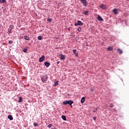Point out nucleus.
<instances>
[{"mask_svg":"<svg viewBox=\"0 0 129 129\" xmlns=\"http://www.w3.org/2000/svg\"><path fill=\"white\" fill-rule=\"evenodd\" d=\"M74 102L73 100L66 101L63 102V105H66L67 104H69V105H71V104H73Z\"/></svg>","mask_w":129,"mask_h":129,"instance_id":"f257e3e1","label":"nucleus"},{"mask_svg":"<svg viewBox=\"0 0 129 129\" xmlns=\"http://www.w3.org/2000/svg\"><path fill=\"white\" fill-rule=\"evenodd\" d=\"M41 80L43 83L45 82V81H47L48 80V76L47 75H43L41 77Z\"/></svg>","mask_w":129,"mask_h":129,"instance_id":"f03ea898","label":"nucleus"},{"mask_svg":"<svg viewBox=\"0 0 129 129\" xmlns=\"http://www.w3.org/2000/svg\"><path fill=\"white\" fill-rule=\"evenodd\" d=\"M14 25H11L8 29V34H11L12 33V30L14 29Z\"/></svg>","mask_w":129,"mask_h":129,"instance_id":"7ed1b4c3","label":"nucleus"},{"mask_svg":"<svg viewBox=\"0 0 129 129\" xmlns=\"http://www.w3.org/2000/svg\"><path fill=\"white\" fill-rule=\"evenodd\" d=\"M81 3H82L84 7H86L87 6V3L86 0H80Z\"/></svg>","mask_w":129,"mask_h":129,"instance_id":"20e7f679","label":"nucleus"},{"mask_svg":"<svg viewBox=\"0 0 129 129\" xmlns=\"http://www.w3.org/2000/svg\"><path fill=\"white\" fill-rule=\"evenodd\" d=\"M45 60V56L42 55V57L39 58V62H43Z\"/></svg>","mask_w":129,"mask_h":129,"instance_id":"39448f33","label":"nucleus"},{"mask_svg":"<svg viewBox=\"0 0 129 129\" xmlns=\"http://www.w3.org/2000/svg\"><path fill=\"white\" fill-rule=\"evenodd\" d=\"M100 8L101 9H102L103 10H105V9H106V7L105 6V5H103V4L100 5Z\"/></svg>","mask_w":129,"mask_h":129,"instance_id":"423d86ee","label":"nucleus"},{"mask_svg":"<svg viewBox=\"0 0 129 129\" xmlns=\"http://www.w3.org/2000/svg\"><path fill=\"white\" fill-rule=\"evenodd\" d=\"M44 65L47 68L50 66V62L46 61L44 62Z\"/></svg>","mask_w":129,"mask_h":129,"instance_id":"0eeeda50","label":"nucleus"},{"mask_svg":"<svg viewBox=\"0 0 129 129\" xmlns=\"http://www.w3.org/2000/svg\"><path fill=\"white\" fill-rule=\"evenodd\" d=\"M8 117L10 120H13L14 119V118L13 117V116L12 115H8Z\"/></svg>","mask_w":129,"mask_h":129,"instance_id":"6e6552de","label":"nucleus"},{"mask_svg":"<svg viewBox=\"0 0 129 129\" xmlns=\"http://www.w3.org/2000/svg\"><path fill=\"white\" fill-rule=\"evenodd\" d=\"M78 25L79 26H82V25H83V23H82V22H81V21L78 20Z\"/></svg>","mask_w":129,"mask_h":129,"instance_id":"1a4fd4ad","label":"nucleus"},{"mask_svg":"<svg viewBox=\"0 0 129 129\" xmlns=\"http://www.w3.org/2000/svg\"><path fill=\"white\" fill-rule=\"evenodd\" d=\"M117 51L119 52V54H122V50L120 49V48H118Z\"/></svg>","mask_w":129,"mask_h":129,"instance_id":"9d476101","label":"nucleus"},{"mask_svg":"<svg viewBox=\"0 0 129 129\" xmlns=\"http://www.w3.org/2000/svg\"><path fill=\"white\" fill-rule=\"evenodd\" d=\"M85 101V97H82L81 100V103H84Z\"/></svg>","mask_w":129,"mask_h":129,"instance_id":"9b49d317","label":"nucleus"},{"mask_svg":"<svg viewBox=\"0 0 129 129\" xmlns=\"http://www.w3.org/2000/svg\"><path fill=\"white\" fill-rule=\"evenodd\" d=\"M60 56H61L60 57L61 60H65V55L63 54H61Z\"/></svg>","mask_w":129,"mask_h":129,"instance_id":"f8f14e48","label":"nucleus"},{"mask_svg":"<svg viewBox=\"0 0 129 129\" xmlns=\"http://www.w3.org/2000/svg\"><path fill=\"white\" fill-rule=\"evenodd\" d=\"M107 50L108 51H112V50H113V49L112 48V47L110 46V47H108V48H107Z\"/></svg>","mask_w":129,"mask_h":129,"instance_id":"ddd939ff","label":"nucleus"},{"mask_svg":"<svg viewBox=\"0 0 129 129\" xmlns=\"http://www.w3.org/2000/svg\"><path fill=\"white\" fill-rule=\"evenodd\" d=\"M98 21H103V19L100 17V16H98L97 18Z\"/></svg>","mask_w":129,"mask_h":129,"instance_id":"4468645a","label":"nucleus"},{"mask_svg":"<svg viewBox=\"0 0 129 129\" xmlns=\"http://www.w3.org/2000/svg\"><path fill=\"white\" fill-rule=\"evenodd\" d=\"M25 40H27V41H29L30 40V37H28V36H24V37Z\"/></svg>","mask_w":129,"mask_h":129,"instance_id":"2eb2a0df","label":"nucleus"},{"mask_svg":"<svg viewBox=\"0 0 129 129\" xmlns=\"http://www.w3.org/2000/svg\"><path fill=\"white\" fill-rule=\"evenodd\" d=\"M113 12L115 14V15H117V10L115 9H114L113 10Z\"/></svg>","mask_w":129,"mask_h":129,"instance_id":"dca6fc26","label":"nucleus"},{"mask_svg":"<svg viewBox=\"0 0 129 129\" xmlns=\"http://www.w3.org/2000/svg\"><path fill=\"white\" fill-rule=\"evenodd\" d=\"M61 118L63 120H67L66 119V116L65 115H62L61 116Z\"/></svg>","mask_w":129,"mask_h":129,"instance_id":"f3484780","label":"nucleus"},{"mask_svg":"<svg viewBox=\"0 0 129 129\" xmlns=\"http://www.w3.org/2000/svg\"><path fill=\"white\" fill-rule=\"evenodd\" d=\"M22 101H23V99L22 98V97H19V100L18 102H22Z\"/></svg>","mask_w":129,"mask_h":129,"instance_id":"a211bd4d","label":"nucleus"},{"mask_svg":"<svg viewBox=\"0 0 129 129\" xmlns=\"http://www.w3.org/2000/svg\"><path fill=\"white\" fill-rule=\"evenodd\" d=\"M33 124H34V126H38V125H39L38 124V123H37L36 122H34Z\"/></svg>","mask_w":129,"mask_h":129,"instance_id":"6ab92c4d","label":"nucleus"},{"mask_svg":"<svg viewBox=\"0 0 129 129\" xmlns=\"http://www.w3.org/2000/svg\"><path fill=\"white\" fill-rule=\"evenodd\" d=\"M82 29L81 28V27H79L78 29V32H81Z\"/></svg>","mask_w":129,"mask_h":129,"instance_id":"aec40b11","label":"nucleus"},{"mask_svg":"<svg viewBox=\"0 0 129 129\" xmlns=\"http://www.w3.org/2000/svg\"><path fill=\"white\" fill-rule=\"evenodd\" d=\"M109 107H111V108H112V107H113V104H112V103L110 104Z\"/></svg>","mask_w":129,"mask_h":129,"instance_id":"412c9836","label":"nucleus"},{"mask_svg":"<svg viewBox=\"0 0 129 129\" xmlns=\"http://www.w3.org/2000/svg\"><path fill=\"white\" fill-rule=\"evenodd\" d=\"M28 51V49L24 48L23 49V52H24V53H27V51Z\"/></svg>","mask_w":129,"mask_h":129,"instance_id":"4be33fe9","label":"nucleus"},{"mask_svg":"<svg viewBox=\"0 0 129 129\" xmlns=\"http://www.w3.org/2000/svg\"><path fill=\"white\" fill-rule=\"evenodd\" d=\"M1 3H2V4H5V3H7V1L6 0H2L1 1Z\"/></svg>","mask_w":129,"mask_h":129,"instance_id":"5701e85b","label":"nucleus"},{"mask_svg":"<svg viewBox=\"0 0 129 129\" xmlns=\"http://www.w3.org/2000/svg\"><path fill=\"white\" fill-rule=\"evenodd\" d=\"M84 14L86 16L88 14V11H84Z\"/></svg>","mask_w":129,"mask_h":129,"instance_id":"b1692460","label":"nucleus"},{"mask_svg":"<svg viewBox=\"0 0 129 129\" xmlns=\"http://www.w3.org/2000/svg\"><path fill=\"white\" fill-rule=\"evenodd\" d=\"M76 51H77V50H76V49L73 50V52L74 54H76Z\"/></svg>","mask_w":129,"mask_h":129,"instance_id":"393cba45","label":"nucleus"},{"mask_svg":"<svg viewBox=\"0 0 129 129\" xmlns=\"http://www.w3.org/2000/svg\"><path fill=\"white\" fill-rule=\"evenodd\" d=\"M51 21H52V19H51V18H47V21L48 22H51Z\"/></svg>","mask_w":129,"mask_h":129,"instance_id":"a878e982","label":"nucleus"},{"mask_svg":"<svg viewBox=\"0 0 129 129\" xmlns=\"http://www.w3.org/2000/svg\"><path fill=\"white\" fill-rule=\"evenodd\" d=\"M58 85V81H56L54 83V86H57Z\"/></svg>","mask_w":129,"mask_h":129,"instance_id":"bb28decb","label":"nucleus"},{"mask_svg":"<svg viewBox=\"0 0 129 129\" xmlns=\"http://www.w3.org/2000/svg\"><path fill=\"white\" fill-rule=\"evenodd\" d=\"M38 39L39 40H42V36H38Z\"/></svg>","mask_w":129,"mask_h":129,"instance_id":"cd10ccee","label":"nucleus"},{"mask_svg":"<svg viewBox=\"0 0 129 129\" xmlns=\"http://www.w3.org/2000/svg\"><path fill=\"white\" fill-rule=\"evenodd\" d=\"M9 43L10 44H13V41H12V40H9Z\"/></svg>","mask_w":129,"mask_h":129,"instance_id":"c85d7f7f","label":"nucleus"},{"mask_svg":"<svg viewBox=\"0 0 129 129\" xmlns=\"http://www.w3.org/2000/svg\"><path fill=\"white\" fill-rule=\"evenodd\" d=\"M48 127H52V124H49L48 125Z\"/></svg>","mask_w":129,"mask_h":129,"instance_id":"c756f323","label":"nucleus"},{"mask_svg":"<svg viewBox=\"0 0 129 129\" xmlns=\"http://www.w3.org/2000/svg\"><path fill=\"white\" fill-rule=\"evenodd\" d=\"M93 111H94V112H96V111H97V109H94L93 110Z\"/></svg>","mask_w":129,"mask_h":129,"instance_id":"7c9ffc66","label":"nucleus"},{"mask_svg":"<svg viewBox=\"0 0 129 129\" xmlns=\"http://www.w3.org/2000/svg\"><path fill=\"white\" fill-rule=\"evenodd\" d=\"M75 26H79L78 25V22H77V23H75Z\"/></svg>","mask_w":129,"mask_h":129,"instance_id":"2f4dec72","label":"nucleus"},{"mask_svg":"<svg viewBox=\"0 0 129 129\" xmlns=\"http://www.w3.org/2000/svg\"><path fill=\"white\" fill-rule=\"evenodd\" d=\"M94 120H96V117H93Z\"/></svg>","mask_w":129,"mask_h":129,"instance_id":"473e14b6","label":"nucleus"},{"mask_svg":"<svg viewBox=\"0 0 129 129\" xmlns=\"http://www.w3.org/2000/svg\"><path fill=\"white\" fill-rule=\"evenodd\" d=\"M75 55L76 56V57H78V53H75Z\"/></svg>","mask_w":129,"mask_h":129,"instance_id":"72a5a7b5","label":"nucleus"},{"mask_svg":"<svg viewBox=\"0 0 129 129\" xmlns=\"http://www.w3.org/2000/svg\"><path fill=\"white\" fill-rule=\"evenodd\" d=\"M60 63V61H57L56 64H59Z\"/></svg>","mask_w":129,"mask_h":129,"instance_id":"f704fd0d","label":"nucleus"},{"mask_svg":"<svg viewBox=\"0 0 129 129\" xmlns=\"http://www.w3.org/2000/svg\"><path fill=\"white\" fill-rule=\"evenodd\" d=\"M70 105L71 108H72V104H71V105Z\"/></svg>","mask_w":129,"mask_h":129,"instance_id":"c9c22d12","label":"nucleus"},{"mask_svg":"<svg viewBox=\"0 0 129 129\" xmlns=\"http://www.w3.org/2000/svg\"><path fill=\"white\" fill-rule=\"evenodd\" d=\"M0 4H2V0H0Z\"/></svg>","mask_w":129,"mask_h":129,"instance_id":"e433bc0d","label":"nucleus"},{"mask_svg":"<svg viewBox=\"0 0 129 129\" xmlns=\"http://www.w3.org/2000/svg\"><path fill=\"white\" fill-rule=\"evenodd\" d=\"M93 90H94L93 89H92V91H93Z\"/></svg>","mask_w":129,"mask_h":129,"instance_id":"4c0bfd02","label":"nucleus"}]
</instances>
